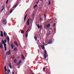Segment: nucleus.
<instances>
[{
  "label": "nucleus",
  "instance_id": "nucleus-51",
  "mask_svg": "<svg viewBox=\"0 0 74 74\" xmlns=\"http://www.w3.org/2000/svg\"><path fill=\"white\" fill-rule=\"evenodd\" d=\"M47 67L48 69H49V67L48 66H47Z\"/></svg>",
  "mask_w": 74,
  "mask_h": 74
},
{
  "label": "nucleus",
  "instance_id": "nucleus-10",
  "mask_svg": "<svg viewBox=\"0 0 74 74\" xmlns=\"http://www.w3.org/2000/svg\"><path fill=\"white\" fill-rule=\"evenodd\" d=\"M3 46L2 44H1V43H0V48H1V49H3Z\"/></svg>",
  "mask_w": 74,
  "mask_h": 74
},
{
  "label": "nucleus",
  "instance_id": "nucleus-29",
  "mask_svg": "<svg viewBox=\"0 0 74 74\" xmlns=\"http://www.w3.org/2000/svg\"><path fill=\"white\" fill-rule=\"evenodd\" d=\"M2 44H4V43H5V42H4V41L3 40H2Z\"/></svg>",
  "mask_w": 74,
  "mask_h": 74
},
{
  "label": "nucleus",
  "instance_id": "nucleus-39",
  "mask_svg": "<svg viewBox=\"0 0 74 74\" xmlns=\"http://www.w3.org/2000/svg\"><path fill=\"white\" fill-rule=\"evenodd\" d=\"M45 0H40V1H42V2L43 1H44Z\"/></svg>",
  "mask_w": 74,
  "mask_h": 74
},
{
  "label": "nucleus",
  "instance_id": "nucleus-41",
  "mask_svg": "<svg viewBox=\"0 0 74 74\" xmlns=\"http://www.w3.org/2000/svg\"><path fill=\"white\" fill-rule=\"evenodd\" d=\"M2 8H3V9H4V6H3L2 7Z\"/></svg>",
  "mask_w": 74,
  "mask_h": 74
},
{
  "label": "nucleus",
  "instance_id": "nucleus-7",
  "mask_svg": "<svg viewBox=\"0 0 74 74\" xmlns=\"http://www.w3.org/2000/svg\"><path fill=\"white\" fill-rule=\"evenodd\" d=\"M30 20V18H29L27 21V25L29 26L30 25V23H29V20Z\"/></svg>",
  "mask_w": 74,
  "mask_h": 74
},
{
  "label": "nucleus",
  "instance_id": "nucleus-53",
  "mask_svg": "<svg viewBox=\"0 0 74 74\" xmlns=\"http://www.w3.org/2000/svg\"><path fill=\"white\" fill-rule=\"evenodd\" d=\"M57 20V18H56L55 19V20Z\"/></svg>",
  "mask_w": 74,
  "mask_h": 74
},
{
  "label": "nucleus",
  "instance_id": "nucleus-35",
  "mask_svg": "<svg viewBox=\"0 0 74 74\" xmlns=\"http://www.w3.org/2000/svg\"><path fill=\"white\" fill-rule=\"evenodd\" d=\"M55 25H56V24L55 23L54 24V25H53V27H54L55 26Z\"/></svg>",
  "mask_w": 74,
  "mask_h": 74
},
{
  "label": "nucleus",
  "instance_id": "nucleus-23",
  "mask_svg": "<svg viewBox=\"0 0 74 74\" xmlns=\"http://www.w3.org/2000/svg\"><path fill=\"white\" fill-rule=\"evenodd\" d=\"M21 33H22V34H23V33H24V31H23V30H22L21 32Z\"/></svg>",
  "mask_w": 74,
  "mask_h": 74
},
{
  "label": "nucleus",
  "instance_id": "nucleus-30",
  "mask_svg": "<svg viewBox=\"0 0 74 74\" xmlns=\"http://www.w3.org/2000/svg\"><path fill=\"white\" fill-rule=\"evenodd\" d=\"M1 37H3V34H1Z\"/></svg>",
  "mask_w": 74,
  "mask_h": 74
},
{
  "label": "nucleus",
  "instance_id": "nucleus-5",
  "mask_svg": "<svg viewBox=\"0 0 74 74\" xmlns=\"http://www.w3.org/2000/svg\"><path fill=\"white\" fill-rule=\"evenodd\" d=\"M4 47L5 48V51H7V47H6V44L4 43Z\"/></svg>",
  "mask_w": 74,
  "mask_h": 74
},
{
  "label": "nucleus",
  "instance_id": "nucleus-16",
  "mask_svg": "<svg viewBox=\"0 0 74 74\" xmlns=\"http://www.w3.org/2000/svg\"><path fill=\"white\" fill-rule=\"evenodd\" d=\"M27 36H28V32L26 33H25V36L26 38H27Z\"/></svg>",
  "mask_w": 74,
  "mask_h": 74
},
{
  "label": "nucleus",
  "instance_id": "nucleus-52",
  "mask_svg": "<svg viewBox=\"0 0 74 74\" xmlns=\"http://www.w3.org/2000/svg\"><path fill=\"white\" fill-rule=\"evenodd\" d=\"M50 34H49V35H50Z\"/></svg>",
  "mask_w": 74,
  "mask_h": 74
},
{
  "label": "nucleus",
  "instance_id": "nucleus-48",
  "mask_svg": "<svg viewBox=\"0 0 74 74\" xmlns=\"http://www.w3.org/2000/svg\"><path fill=\"white\" fill-rule=\"evenodd\" d=\"M5 74H7V73H6V71H5Z\"/></svg>",
  "mask_w": 74,
  "mask_h": 74
},
{
  "label": "nucleus",
  "instance_id": "nucleus-17",
  "mask_svg": "<svg viewBox=\"0 0 74 74\" xmlns=\"http://www.w3.org/2000/svg\"><path fill=\"white\" fill-rule=\"evenodd\" d=\"M5 71H7V68H6V66H5Z\"/></svg>",
  "mask_w": 74,
  "mask_h": 74
},
{
  "label": "nucleus",
  "instance_id": "nucleus-31",
  "mask_svg": "<svg viewBox=\"0 0 74 74\" xmlns=\"http://www.w3.org/2000/svg\"><path fill=\"white\" fill-rule=\"evenodd\" d=\"M45 70V68H44L43 69V71H44V72H45V71H44Z\"/></svg>",
  "mask_w": 74,
  "mask_h": 74
},
{
  "label": "nucleus",
  "instance_id": "nucleus-47",
  "mask_svg": "<svg viewBox=\"0 0 74 74\" xmlns=\"http://www.w3.org/2000/svg\"><path fill=\"white\" fill-rule=\"evenodd\" d=\"M45 72L46 74H48V72Z\"/></svg>",
  "mask_w": 74,
  "mask_h": 74
},
{
  "label": "nucleus",
  "instance_id": "nucleus-38",
  "mask_svg": "<svg viewBox=\"0 0 74 74\" xmlns=\"http://www.w3.org/2000/svg\"><path fill=\"white\" fill-rule=\"evenodd\" d=\"M9 72H8V73H10V70L9 69Z\"/></svg>",
  "mask_w": 74,
  "mask_h": 74
},
{
  "label": "nucleus",
  "instance_id": "nucleus-26",
  "mask_svg": "<svg viewBox=\"0 0 74 74\" xmlns=\"http://www.w3.org/2000/svg\"><path fill=\"white\" fill-rule=\"evenodd\" d=\"M7 37H8V41H10V38H9V37H8V36Z\"/></svg>",
  "mask_w": 74,
  "mask_h": 74
},
{
  "label": "nucleus",
  "instance_id": "nucleus-40",
  "mask_svg": "<svg viewBox=\"0 0 74 74\" xmlns=\"http://www.w3.org/2000/svg\"><path fill=\"white\" fill-rule=\"evenodd\" d=\"M4 9H2V10H1V12H2V11H3V10H4Z\"/></svg>",
  "mask_w": 74,
  "mask_h": 74
},
{
  "label": "nucleus",
  "instance_id": "nucleus-37",
  "mask_svg": "<svg viewBox=\"0 0 74 74\" xmlns=\"http://www.w3.org/2000/svg\"><path fill=\"white\" fill-rule=\"evenodd\" d=\"M7 42V40H5V43H6V42Z\"/></svg>",
  "mask_w": 74,
  "mask_h": 74
},
{
  "label": "nucleus",
  "instance_id": "nucleus-6",
  "mask_svg": "<svg viewBox=\"0 0 74 74\" xmlns=\"http://www.w3.org/2000/svg\"><path fill=\"white\" fill-rule=\"evenodd\" d=\"M7 33H6V32H4L3 33V36L4 37H7Z\"/></svg>",
  "mask_w": 74,
  "mask_h": 74
},
{
  "label": "nucleus",
  "instance_id": "nucleus-55",
  "mask_svg": "<svg viewBox=\"0 0 74 74\" xmlns=\"http://www.w3.org/2000/svg\"><path fill=\"white\" fill-rule=\"evenodd\" d=\"M39 47H40V46H39Z\"/></svg>",
  "mask_w": 74,
  "mask_h": 74
},
{
  "label": "nucleus",
  "instance_id": "nucleus-3",
  "mask_svg": "<svg viewBox=\"0 0 74 74\" xmlns=\"http://www.w3.org/2000/svg\"><path fill=\"white\" fill-rule=\"evenodd\" d=\"M6 55H7L8 56L11 55V50H10L8 51L7 52Z\"/></svg>",
  "mask_w": 74,
  "mask_h": 74
},
{
  "label": "nucleus",
  "instance_id": "nucleus-43",
  "mask_svg": "<svg viewBox=\"0 0 74 74\" xmlns=\"http://www.w3.org/2000/svg\"><path fill=\"white\" fill-rule=\"evenodd\" d=\"M39 3V0H38L37 2L36 3V4H38Z\"/></svg>",
  "mask_w": 74,
  "mask_h": 74
},
{
  "label": "nucleus",
  "instance_id": "nucleus-42",
  "mask_svg": "<svg viewBox=\"0 0 74 74\" xmlns=\"http://www.w3.org/2000/svg\"><path fill=\"white\" fill-rule=\"evenodd\" d=\"M44 16L45 17V18H46V15L44 14Z\"/></svg>",
  "mask_w": 74,
  "mask_h": 74
},
{
  "label": "nucleus",
  "instance_id": "nucleus-27",
  "mask_svg": "<svg viewBox=\"0 0 74 74\" xmlns=\"http://www.w3.org/2000/svg\"><path fill=\"white\" fill-rule=\"evenodd\" d=\"M51 19H52V18L48 20V22H50V21H51Z\"/></svg>",
  "mask_w": 74,
  "mask_h": 74
},
{
  "label": "nucleus",
  "instance_id": "nucleus-1",
  "mask_svg": "<svg viewBox=\"0 0 74 74\" xmlns=\"http://www.w3.org/2000/svg\"><path fill=\"white\" fill-rule=\"evenodd\" d=\"M47 51L45 50L44 52L43 56H44V58L45 59L47 58Z\"/></svg>",
  "mask_w": 74,
  "mask_h": 74
},
{
  "label": "nucleus",
  "instance_id": "nucleus-45",
  "mask_svg": "<svg viewBox=\"0 0 74 74\" xmlns=\"http://www.w3.org/2000/svg\"><path fill=\"white\" fill-rule=\"evenodd\" d=\"M29 30V29H28L27 30V31H26V33H27V32H28V31Z\"/></svg>",
  "mask_w": 74,
  "mask_h": 74
},
{
  "label": "nucleus",
  "instance_id": "nucleus-22",
  "mask_svg": "<svg viewBox=\"0 0 74 74\" xmlns=\"http://www.w3.org/2000/svg\"><path fill=\"white\" fill-rule=\"evenodd\" d=\"M18 63L20 64H21V63H22V60H20L19 61V62Z\"/></svg>",
  "mask_w": 74,
  "mask_h": 74
},
{
  "label": "nucleus",
  "instance_id": "nucleus-28",
  "mask_svg": "<svg viewBox=\"0 0 74 74\" xmlns=\"http://www.w3.org/2000/svg\"><path fill=\"white\" fill-rule=\"evenodd\" d=\"M14 11V10H12L10 12V13H12V11Z\"/></svg>",
  "mask_w": 74,
  "mask_h": 74
},
{
  "label": "nucleus",
  "instance_id": "nucleus-20",
  "mask_svg": "<svg viewBox=\"0 0 74 74\" xmlns=\"http://www.w3.org/2000/svg\"><path fill=\"white\" fill-rule=\"evenodd\" d=\"M49 4H48V5H49L50 4H51V2H50V0L49 1Z\"/></svg>",
  "mask_w": 74,
  "mask_h": 74
},
{
  "label": "nucleus",
  "instance_id": "nucleus-54",
  "mask_svg": "<svg viewBox=\"0 0 74 74\" xmlns=\"http://www.w3.org/2000/svg\"><path fill=\"white\" fill-rule=\"evenodd\" d=\"M46 70H47V68H46Z\"/></svg>",
  "mask_w": 74,
  "mask_h": 74
},
{
  "label": "nucleus",
  "instance_id": "nucleus-11",
  "mask_svg": "<svg viewBox=\"0 0 74 74\" xmlns=\"http://www.w3.org/2000/svg\"><path fill=\"white\" fill-rule=\"evenodd\" d=\"M14 43L15 45H16V46H17V47H18L19 45H18V44L17 43V42H16V41H15L14 42Z\"/></svg>",
  "mask_w": 74,
  "mask_h": 74
},
{
  "label": "nucleus",
  "instance_id": "nucleus-46",
  "mask_svg": "<svg viewBox=\"0 0 74 74\" xmlns=\"http://www.w3.org/2000/svg\"><path fill=\"white\" fill-rule=\"evenodd\" d=\"M40 29H41V28H42V26H41V25H40Z\"/></svg>",
  "mask_w": 74,
  "mask_h": 74
},
{
  "label": "nucleus",
  "instance_id": "nucleus-8",
  "mask_svg": "<svg viewBox=\"0 0 74 74\" xmlns=\"http://www.w3.org/2000/svg\"><path fill=\"white\" fill-rule=\"evenodd\" d=\"M21 59H25V57L22 54H21Z\"/></svg>",
  "mask_w": 74,
  "mask_h": 74
},
{
  "label": "nucleus",
  "instance_id": "nucleus-33",
  "mask_svg": "<svg viewBox=\"0 0 74 74\" xmlns=\"http://www.w3.org/2000/svg\"><path fill=\"white\" fill-rule=\"evenodd\" d=\"M14 51H16V48H14Z\"/></svg>",
  "mask_w": 74,
  "mask_h": 74
},
{
  "label": "nucleus",
  "instance_id": "nucleus-49",
  "mask_svg": "<svg viewBox=\"0 0 74 74\" xmlns=\"http://www.w3.org/2000/svg\"><path fill=\"white\" fill-rule=\"evenodd\" d=\"M43 45H45V44L44 43H43Z\"/></svg>",
  "mask_w": 74,
  "mask_h": 74
},
{
  "label": "nucleus",
  "instance_id": "nucleus-9",
  "mask_svg": "<svg viewBox=\"0 0 74 74\" xmlns=\"http://www.w3.org/2000/svg\"><path fill=\"white\" fill-rule=\"evenodd\" d=\"M9 66L10 69H12V65H11V62L9 63Z\"/></svg>",
  "mask_w": 74,
  "mask_h": 74
},
{
  "label": "nucleus",
  "instance_id": "nucleus-34",
  "mask_svg": "<svg viewBox=\"0 0 74 74\" xmlns=\"http://www.w3.org/2000/svg\"><path fill=\"white\" fill-rule=\"evenodd\" d=\"M8 0H7L6 1V4H8Z\"/></svg>",
  "mask_w": 74,
  "mask_h": 74
},
{
  "label": "nucleus",
  "instance_id": "nucleus-25",
  "mask_svg": "<svg viewBox=\"0 0 74 74\" xmlns=\"http://www.w3.org/2000/svg\"><path fill=\"white\" fill-rule=\"evenodd\" d=\"M37 6V5H36L34 7V8H35Z\"/></svg>",
  "mask_w": 74,
  "mask_h": 74
},
{
  "label": "nucleus",
  "instance_id": "nucleus-2",
  "mask_svg": "<svg viewBox=\"0 0 74 74\" xmlns=\"http://www.w3.org/2000/svg\"><path fill=\"white\" fill-rule=\"evenodd\" d=\"M3 25H7V20H5V19H3Z\"/></svg>",
  "mask_w": 74,
  "mask_h": 74
},
{
  "label": "nucleus",
  "instance_id": "nucleus-13",
  "mask_svg": "<svg viewBox=\"0 0 74 74\" xmlns=\"http://www.w3.org/2000/svg\"><path fill=\"white\" fill-rule=\"evenodd\" d=\"M40 47H41V48H42V49H45V47H44V46H43V45H40Z\"/></svg>",
  "mask_w": 74,
  "mask_h": 74
},
{
  "label": "nucleus",
  "instance_id": "nucleus-32",
  "mask_svg": "<svg viewBox=\"0 0 74 74\" xmlns=\"http://www.w3.org/2000/svg\"><path fill=\"white\" fill-rule=\"evenodd\" d=\"M20 64L18 62V63L17 64L16 66H19Z\"/></svg>",
  "mask_w": 74,
  "mask_h": 74
},
{
  "label": "nucleus",
  "instance_id": "nucleus-50",
  "mask_svg": "<svg viewBox=\"0 0 74 74\" xmlns=\"http://www.w3.org/2000/svg\"><path fill=\"white\" fill-rule=\"evenodd\" d=\"M12 74H14V72H13L12 73Z\"/></svg>",
  "mask_w": 74,
  "mask_h": 74
},
{
  "label": "nucleus",
  "instance_id": "nucleus-14",
  "mask_svg": "<svg viewBox=\"0 0 74 74\" xmlns=\"http://www.w3.org/2000/svg\"><path fill=\"white\" fill-rule=\"evenodd\" d=\"M27 14H26L24 17V21H25V20H26V17H27Z\"/></svg>",
  "mask_w": 74,
  "mask_h": 74
},
{
  "label": "nucleus",
  "instance_id": "nucleus-15",
  "mask_svg": "<svg viewBox=\"0 0 74 74\" xmlns=\"http://www.w3.org/2000/svg\"><path fill=\"white\" fill-rule=\"evenodd\" d=\"M14 63H16V62H17V60H16V59H14Z\"/></svg>",
  "mask_w": 74,
  "mask_h": 74
},
{
  "label": "nucleus",
  "instance_id": "nucleus-36",
  "mask_svg": "<svg viewBox=\"0 0 74 74\" xmlns=\"http://www.w3.org/2000/svg\"><path fill=\"white\" fill-rule=\"evenodd\" d=\"M1 34H3V31H1Z\"/></svg>",
  "mask_w": 74,
  "mask_h": 74
},
{
  "label": "nucleus",
  "instance_id": "nucleus-21",
  "mask_svg": "<svg viewBox=\"0 0 74 74\" xmlns=\"http://www.w3.org/2000/svg\"><path fill=\"white\" fill-rule=\"evenodd\" d=\"M47 27H49L50 26V24H48V25H47Z\"/></svg>",
  "mask_w": 74,
  "mask_h": 74
},
{
  "label": "nucleus",
  "instance_id": "nucleus-4",
  "mask_svg": "<svg viewBox=\"0 0 74 74\" xmlns=\"http://www.w3.org/2000/svg\"><path fill=\"white\" fill-rule=\"evenodd\" d=\"M52 40H50V41L48 43V44H52L53 42Z\"/></svg>",
  "mask_w": 74,
  "mask_h": 74
},
{
  "label": "nucleus",
  "instance_id": "nucleus-44",
  "mask_svg": "<svg viewBox=\"0 0 74 74\" xmlns=\"http://www.w3.org/2000/svg\"><path fill=\"white\" fill-rule=\"evenodd\" d=\"M43 19L42 18H40V21H43Z\"/></svg>",
  "mask_w": 74,
  "mask_h": 74
},
{
  "label": "nucleus",
  "instance_id": "nucleus-19",
  "mask_svg": "<svg viewBox=\"0 0 74 74\" xmlns=\"http://www.w3.org/2000/svg\"><path fill=\"white\" fill-rule=\"evenodd\" d=\"M34 39L35 40H37V36H35Z\"/></svg>",
  "mask_w": 74,
  "mask_h": 74
},
{
  "label": "nucleus",
  "instance_id": "nucleus-18",
  "mask_svg": "<svg viewBox=\"0 0 74 74\" xmlns=\"http://www.w3.org/2000/svg\"><path fill=\"white\" fill-rule=\"evenodd\" d=\"M11 47H12V49H13V48H14V45H13V44L11 45Z\"/></svg>",
  "mask_w": 74,
  "mask_h": 74
},
{
  "label": "nucleus",
  "instance_id": "nucleus-24",
  "mask_svg": "<svg viewBox=\"0 0 74 74\" xmlns=\"http://www.w3.org/2000/svg\"><path fill=\"white\" fill-rule=\"evenodd\" d=\"M37 26L38 27V29H40V25H37Z\"/></svg>",
  "mask_w": 74,
  "mask_h": 74
},
{
  "label": "nucleus",
  "instance_id": "nucleus-12",
  "mask_svg": "<svg viewBox=\"0 0 74 74\" xmlns=\"http://www.w3.org/2000/svg\"><path fill=\"white\" fill-rule=\"evenodd\" d=\"M17 5H18V3H16L14 6H13V8H15L16 7V6H17Z\"/></svg>",
  "mask_w": 74,
  "mask_h": 74
}]
</instances>
